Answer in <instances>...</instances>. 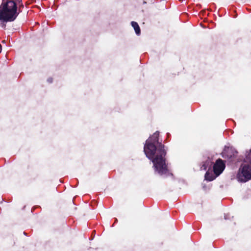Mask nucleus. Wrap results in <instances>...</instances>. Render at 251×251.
Instances as JSON below:
<instances>
[{
  "label": "nucleus",
  "instance_id": "4",
  "mask_svg": "<svg viewBox=\"0 0 251 251\" xmlns=\"http://www.w3.org/2000/svg\"><path fill=\"white\" fill-rule=\"evenodd\" d=\"M237 153L235 149L228 148L223 152V156L226 158L232 159L236 157Z\"/></svg>",
  "mask_w": 251,
  "mask_h": 251
},
{
  "label": "nucleus",
  "instance_id": "6",
  "mask_svg": "<svg viewBox=\"0 0 251 251\" xmlns=\"http://www.w3.org/2000/svg\"><path fill=\"white\" fill-rule=\"evenodd\" d=\"M131 25L134 28L136 33L137 35H139L140 33V29L138 24L136 22H132Z\"/></svg>",
  "mask_w": 251,
  "mask_h": 251
},
{
  "label": "nucleus",
  "instance_id": "5",
  "mask_svg": "<svg viewBox=\"0 0 251 251\" xmlns=\"http://www.w3.org/2000/svg\"><path fill=\"white\" fill-rule=\"evenodd\" d=\"M217 176L215 175L214 176L212 173H210L208 171L205 173L204 176L205 179L209 181L213 180Z\"/></svg>",
  "mask_w": 251,
  "mask_h": 251
},
{
  "label": "nucleus",
  "instance_id": "1",
  "mask_svg": "<svg viewBox=\"0 0 251 251\" xmlns=\"http://www.w3.org/2000/svg\"><path fill=\"white\" fill-rule=\"evenodd\" d=\"M159 132L156 131L146 142L144 151L146 156L153 164L156 172L160 176H172L166 163L165 156L167 153L164 145L159 142Z\"/></svg>",
  "mask_w": 251,
  "mask_h": 251
},
{
  "label": "nucleus",
  "instance_id": "2",
  "mask_svg": "<svg viewBox=\"0 0 251 251\" xmlns=\"http://www.w3.org/2000/svg\"><path fill=\"white\" fill-rule=\"evenodd\" d=\"M237 178L241 182H246L251 179V161L249 164L241 166L237 175Z\"/></svg>",
  "mask_w": 251,
  "mask_h": 251
},
{
  "label": "nucleus",
  "instance_id": "3",
  "mask_svg": "<svg viewBox=\"0 0 251 251\" xmlns=\"http://www.w3.org/2000/svg\"><path fill=\"white\" fill-rule=\"evenodd\" d=\"M225 167V164L222 159H217L213 166V172L216 176H219L223 172Z\"/></svg>",
  "mask_w": 251,
  "mask_h": 251
}]
</instances>
